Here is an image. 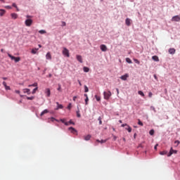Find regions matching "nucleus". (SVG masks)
<instances>
[{"instance_id": "f257e3e1", "label": "nucleus", "mask_w": 180, "mask_h": 180, "mask_svg": "<svg viewBox=\"0 0 180 180\" xmlns=\"http://www.w3.org/2000/svg\"><path fill=\"white\" fill-rule=\"evenodd\" d=\"M103 96H104V99H105L106 101L109 100L110 98V97L112 96V92H110V91H104L103 92Z\"/></svg>"}, {"instance_id": "f03ea898", "label": "nucleus", "mask_w": 180, "mask_h": 180, "mask_svg": "<svg viewBox=\"0 0 180 180\" xmlns=\"http://www.w3.org/2000/svg\"><path fill=\"white\" fill-rule=\"evenodd\" d=\"M33 24V20L30 19V18H27V20H25V26H27V27H30V26H32V25Z\"/></svg>"}, {"instance_id": "7ed1b4c3", "label": "nucleus", "mask_w": 180, "mask_h": 180, "mask_svg": "<svg viewBox=\"0 0 180 180\" xmlns=\"http://www.w3.org/2000/svg\"><path fill=\"white\" fill-rule=\"evenodd\" d=\"M62 53L65 57H70V51L65 47L63 48Z\"/></svg>"}, {"instance_id": "20e7f679", "label": "nucleus", "mask_w": 180, "mask_h": 180, "mask_svg": "<svg viewBox=\"0 0 180 180\" xmlns=\"http://www.w3.org/2000/svg\"><path fill=\"white\" fill-rule=\"evenodd\" d=\"M176 153H178V150H174L172 148H171L169 153L167 154V157H171L172 154H176Z\"/></svg>"}, {"instance_id": "39448f33", "label": "nucleus", "mask_w": 180, "mask_h": 180, "mask_svg": "<svg viewBox=\"0 0 180 180\" xmlns=\"http://www.w3.org/2000/svg\"><path fill=\"white\" fill-rule=\"evenodd\" d=\"M172 22H180V16L174 15L172 18Z\"/></svg>"}, {"instance_id": "423d86ee", "label": "nucleus", "mask_w": 180, "mask_h": 180, "mask_svg": "<svg viewBox=\"0 0 180 180\" xmlns=\"http://www.w3.org/2000/svg\"><path fill=\"white\" fill-rule=\"evenodd\" d=\"M100 49H101V51H104V52L107 51V50H108V47L105 44H101L100 46Z\"/></svg>"}, {"instance_id": "0eeeda50", "label": "nucleus", "mask_w": 180, "mask_h": 180, "mask_svg": "<svg viewBox=\"0 0 180 180\" xmlns=\"http://www.w3.org/2000/svg\"><path fill=\"white\" fill-rule=\"evenodd\" d=\"M76 58H77V61H79V63H80L81 64H82V63H84V61L82 60V56L81 55H77Z\"/></svg>"}, {"instance_id": "6e6552de", "label": "nucleus", "mask_w": 180, "mask_h": 180, "mask_svg": "<svg viewBox=\"0 0 180 180\" xmlns=\"http://www.w3.org/2000/svg\"><path fill=\"white\" fill-rule=\"evenodd\" d=\"M125 25L127 26H130V25H131V19H130L129 18H126V20H125Z\"/></svg>"}, {"instance_id": "1a4fd4ad", "label": "nucleus", "mask_w": 180, "mask_h": 180, "mask_svg": "<svg viewBox=\"0 0 180 180\" xmlns=\"http://www.w3.org/2000/svg\"><path fill=\"white\" fill-rule=\"evenodd\" d=\"M127 78H129V74H125L120 77V79H122V81H127Z\"/></svg>"}, {"instance_id": "9d476101", "label": "nucleus", "mask_w": 180, "mask_h": 180, "mask_svg": "<svg viewBox=\"0 0 180 180\" xmlns=\"http://www.w3.org/2000/svg\"><path fill=\"white\" fill-rule=\"evenodd\" d=\"M57 107L55 108V110H58V109H63L64 106L62 104H60L58 102H56Z\"/></svg>"}, {"instance_id": "9b49d317", "label": "nucleus", "mask_w": 180, "mask_h": 180, "mask_svg": "<svg viewBox=\"0 0 180 180\" xmlns=\"http://www.w3.org/2000/svg\"><path fill=\"white\" fill-rule=\"evenodd\" d=\"M176 51V50H175V49H174V48H170V49H169V54L174 55Z\"/></svg>"}, {"instance_id": "f8f14e48", "label": "nucleus", "mask_w": 180, "mask_h": 180, "mask_svg": "<svg viewBox=\"0 0 180 180\" xmlns=\"http://www.w3.org/2000/svg\"><path fill=\"white\" fill-rule=\"evenodd\" d=\"M45 94H46V96L49 97L50 95H51V91H50V89H46Z\"/></svg>"}, {"instance_id": "ddd939ff", "label": "nucleus", "mask_w": 180, "mask_h": 180, "mask_svg": "<svg viewBox=\"0 0 180 180\" xmlns=\"http://www.w3.org/2000/svg\"><path fill=\"white\" fill-rule=\"evenodd\" d=\"M125 130H127L129 133H131V127H130V125L127 124L125 127Z\"/></svg>"}, {"instance_id": "4468645a", "label": "nucleus", "mask_w": 180, "mask_h": 180, "mask_svg": "<svg viewBox=\"0 0 180 180\" xmlns=\"http://www.w3.org/2000/svg\"><path fill=\"white\" fill-rule=\"evenodd\" d=\"M152 60H153V61H156L157 63H158V61H160V58L157 56H152Z\"/></svg>"}, {"instance_id": "2eb2a0df", "label": "nucleus", "mask_w": 180, "mask_h": 180, "mask_svg": "<svg viewBox=\"0 0 180 180\" xmlns=\"http://www.w3.org/2000/svg\"><path fill=\"white\" fill-rule=\"evenodd\" d=\"M46 60H51V53L50 52H48L46 55Z\"/></svg>"}, {"instance_id": "dca6fc26", "label": "nucleus", "mask_w": 180, "mask_h": 180, "mask_svg": "<svg viewBox=\"0 0 180 180\" xmlns=\"http://www.w3.org/2000/svg\"><path fill=\"white\" fill-rule=\"evenodd\" d=\"M11 16L12 19H18V14H16L15 13H11Z\"/></svg>"}, {"instance_id": "f3484780", "label": "nucleus", "mask_w": 180, "mask_h": 180, "mask_svg": "<svg viewBox=\"0 0 180 180\" xmlns=\"http://www.w3.org/2000/svg\"><path fill=\"white\" fill-rule=\"evenodd\" d=\"M23 92L24 94H27V95H30V89H24Z\"/></svg>"}, {"instance_id": "a211bd4d", "label": "nucleus", "mask_w": 180, "mask_h": 180, "mask_svg": "<svg viewBox=\"0 0 180 180\" xmlns=\"http://www.w3.org/2000/svg\"><path fill=\"white\" fill-rule=\"evenodd\" d=\"M38 50H39V48L32 49L31 51V53L32 54H36L37 53Z\"/></svg>"}, {"instance_id": "6ab92c4d", "label": "nucleus", "mask_w": 180, "mask_h": 180, "mask_svg": "<svg viewBox=\"0 0 180 180\" xmlns=\"http://www.w3.org/2000/svg\"><path fill=\"white\" fill-rule=\"evenodd\" d=\"M46 113H49V110H47V109L44 110L41 112L40 116H43L44 115H46Z\"/></svg>"}, {"instance_id": "aec40b11", "label": "nucleus", "mask_w": 180, "mask_h": 180, "mask_svg": "<svg viewBox=\"0 0 180 180\" xmlns=\"http://www.w3.org/2000/svg\"><path fill=\"white\" fill-rule=\"evenodd\" d=\"M60 122H61L63 124H65V126H68V122H65V119H60Z\"/></svg>"}, {"instance_id": "412c9836", "label": "nucleus", "mask_w": 180, "mask_h": 180, "mask_svg": "<svg viewBox=\"0 0 180 180\" xmlns=\"http://www.w3.org/2000/svg\"><path fill=\"white\" fill-rule=\"evenodd\" d=\"M5 13H6V11L4 9H0V16H3L4 15H5Z\"/></svg>"}, {"instance_id": "4be33fe9", "label": "nucleus", "mask_w": 180, "mask_h": 180, "mask_svg": "<svg viewBox=\"0 0 180 180\" xmlns=\"http://www.w3.org/2000/svg\"><path fill=\"white\" fill-rule=\"evenodd\" d=\"M69 130H70V131L72 132V133H77V129H75L74 127H69Z\"/></svg>"}, {"instance_id": "5701e85b", "label": "nucleus", "mask_w": 180, "mask_h": 180, "mask_svg": "<svg viewBox=\"0 0 180 180\" xmlns=\"http://www.w3.org/2000/svg\"><path fill=\"white\" fill-rule=\"evenodd\" d=\"M84 140H85L86 141H89V140H91V135L89 134V135L86 136L84 137Z\"/></svg>"}, {"instance_id": "b1692460", "label": "nucleus", "mask_w": 180, "mask_h": 180, "mask_svg": "<svg viewBox=\"0 0 180 180\" xmlns=\"http://www.w3.org/2000/svg\"><path fill=\"white\" fill-rule=\"evenodd\" d=\"M84 72H89V68L88 67H84L83 68Z\"/></svg>"}, {"instance_id": "393cba45", "label": "nucleus", "mask_w": 180, "mask_h": 180, "mask_svg": "<svg viewBox=\"0 0 180 180\" xmlns=\"http://www.w3.org/2000/svg\"><path fill=\"white\" fill-rule=\"evenodd\" d=\"M126 61H127V63H128V64L133 63V62L131 61V59H130L129 58H126Z\"/></svg>"}, {"instance_id": "a878e982", "label": "nucleus", "mask_w": 180, "mask_h": 180, "mask_svg": "<svg viewBox=\"0 0 180 180\" xmlns=\"http://www.w3.org/2000/svg\"><path fill=\"white\" fill-rule=\"evenodd\" d=\"M39 33L40 34H46V32L44 30H41L39 31Z\"/></svg>"}, {"instance_id": "bb28decb", "label": "nucleus", "mask_w": 180, "mask_h": 180, "mask_svg": "<svg viewBox=\"0 0 180 180\" xmlns=\"http://www.w3.org/2000/svg\"><path fill=\"white\" fill-rule=\"evenodd\" d=\"M77 109H78V110L76 112L77 117H81V113H79V108H78V106H77Z\"/></svg>"}, {"instance_id": "cd10ccee", "label": "nucleus", "mask_w": 180, "mask_h": 180, "mask_svg": "<svg viewBox=\"0 0 180 180\" xmlns=\"http://www.w3.org/2000/svg\"><path fill=\"white\" fill-rule=\"evenodd\" d=\"M29 88H30V86H35V88H37V82H34L32 84H30L28 85Z\"/></svg>"}, {"instance_id": "c85d7f7f", "label": "nucleus", "mask_w": 180, "mask_h": 180, "mask_svg": "<svg viewBox=\"0 0 180 180\" xmlns=\"http://www.w3.org/2000/svg\"><path fill=\"white\" fill-rule=\"evenodd\" d=\"M14 61L15 63H19L20 61V57H15Z\"/></svg>"}, {"instance_id": "c756f323", "label": "nucleus", "mask_w": 180, "mask_h": 180, "mask_svg": "<svg viewBox=\"0 0 180 180\" xmlns=\"http://www.w3.org/2000/svg\"><path fill=\"white\" fill-rule=\"evenodd\" d=\"M37 89H39V87H35L33 90H32V95H34V94H36V91H37Z\"/></svg>"}, {"instance_id": "7c9ffc66", "label": "nucleus", "mask_w": 180, "mask_h": 180, "mask_svg": "<svg viewBox=\"0 0 180 180\" xmlns=\"http://www.w3.org/2000/svg\"><path fill=\"white\" fill-rule=\"evenodd\" d=\"M95 98H96L97 102L101 101V96H98V95H96V96H95Z\"/></svg>"}, {"instance_id": "2f4dec72", "label": "nucleus", "mask_w": 180, "mask_h": 180, "mask_svg": "<svg viewBox=\"0 0 180 180\" xmlns=\"http://www.w3.org/2000/svg\"><path fill=\"white\" fill-rule=\"evenodd\" d=\"M8 56L11 60H15V57L13 56H12V55H11V53H8Z\"/></svg>"}, {"instance_id": "473e14b6", "label": "nucleus", "mask_w": 180, "mask_h": 180, "mask_svg": "<svg viewBox=\"0 0 180 180\" xmlns=\"http://www.w3.org/2000/svg\"><path fill=\"white\" fill-rule=\"evenodd\" d=\"M84 92H89V89H88V86L86 85H84Z\"/></svg>"}, {"instance_id": "72a5a7b5", "label": "nucleus", "mask_w": 180, "mask_h": 180, "mask_svg": "<svg viewBox=\"0 0 180 180\" xmlns=\"http://www.w3.org/2000/svg\"><path fill=\"white\" fill-rule=\"evenodd\" d=\"M134 63H135L136 64L140 65V60H139V59L134 58Z\"/></svg>"}, {"instance_id": "f704fd0d", "label": "nucleus", "mask_w": 180, "mask_h": 180, "mask_svg": "<svg viewBox=\"0 0 180 180\" xmlns=\"http://www.w3.org/2000/svg\"><path fill=\"white\" fill-rule=\"evenodd\" d=\"M149 134L150 136H154V129H150V131H149Z\"/></svg>"}, {"instance_id": "c9c22d12", "label": "nucleus", "mask_w": 180, "mask_h": 180, "mask_svg": "<svg viewBox=\"0 0 180 180\" xmlns=\"http://www.w3.org/2000/svg\"><path fill=\"white\" fill-rule=\"evenodd\" d=\"M71 108H72V104H71V103H70L68 104V109L69 110H71Z\"/></svg>"}, {"instance_id": "e433bc0d", "label": "nucleus", "mask_w": 180, "mask_h": 180, "mask_svg": "<svg viewBox=\"0 0 180 180\" xmlns=\"http://www.w3.org/2000/svg\"><path fill=\"white\" fill-rule=\"evenodd\" d=\"M27 101H33L34 99V96H30V97H27Z\"/></svg>"}, {"instance_id": "4c0bfd02", "label": "nucleus", "mask_w": 180, "mask_h": 180, "mask_svg": "<svg viewBox=\"0 0 180 180\" xmlns=\"http://www.w3.org/2000/svg\"><path fill=\"white\" fill-rule=\"evenodd\" d=\"M139 95H141V96H144V93L141 91H138Z\"/></svg>"}, {"instance_id": "58836bf2", "label": "nucleus", "mask_w": 180, "mask_h": 180, "mask_svg": "<svg viewBox=\"0 0 180 180\" xmlns=\"http://www.w3.org/2000/svg\"><path fill=\"white\" fill-rule=\"evenodd\" d=\"M68 123V126H70V124H75V122H72V120H70Z\"/></svg>"}, {"instance_id": "ea45409f", "label": "nucleus", "mask_w": 180, "mask_h": 180, "mask_svg": "<svg viewBox=\"0 0 180 180\" xmlns=\"http://www.w3.org/2000/svg\"><path fill=\"white\" fill-rule=\"evenodd\" d=\"M138 124L139 126H143V122H141V120H138Z\"/></svg>"}, {"instance_id": "a19ab883", "label": "nucleus", "mask_w": 180, "mask_h": 180, "mask_svg": "<svg viewBox=\"0 0 180 180\" xmlns=\"http://www.w3.org/2000/svg\"><path fill=\"white\" fill-rule=\"evenodd\" d=\"M98 120L99 122V124H102V117H98Z\"/></svg>"}, {"instance_id": "79ce46f5", "label": "nucleus", "mask_w": 180, "mask_h": 180, "mask_svg": "<svg viewBox=\"0 0 180 180\" xmlns=\"http://www.w3.org/2000/svg\"><path fill=\"white\" fill-rule=\"evenodd\" d=\"M58 91H59V92H61V84H58Z\"/></svg>"}, {"instance_id": "37998d69", "label": "nucleus", "mask_w": 180, "mask_h": 180, "mask_svg": "<svg viewBox=\"0 0 180 180\" xmlns=\"http://www.w3.org/2000/svg\"><path fill=\"white\" fill-rule=\"evenodd\" d=\"M160 155H165L167 154V151H162L160 153Z\"/></svg>"}, {"instance_id": "c03bdc74", "label": "nucleus", "mask_w": 180, "mask_h": 180, "mask_svg": "<svg viewBox=\"0 0 180 180\" xmlns=\"http://www.w3.org/2000/svg\"><path fill=\"white\" fill-rule=\"evenodd\" d=\"M4 88H5L6 91H11V86H6Z\"/></svg>"}, {"instance_id": "a18cd8bd", "label": "nucleus", "mask_w": 180, "mask_h": 180, "mask_svg": "<svg viewBox=\"0 0 180 180\" xmlns=\"http://www.w3.org/2000/svg\"><path fill=\"white\" fill-rule=\"evenodd\" d=\"M150 110H153L155 113V112H157V110H155V108L154 106H150Z\"/></svg>"}, {"instance_id": "49530a36", "label": "nucleus", "mask_w": 180, "mask_h": 180, "mask_svg": "<svg viewBox=\"0 0 180 180\" xmlns=\"http://www.w3.org/2000/svg\"><path fill=\"white\" fill-rule=\"evenodd\" d=\"M106 141H108L107 139H105V140L102 139L101 141H100V143H101V144H103V143H106Z\"/></svg>"}, {"instance_id": "de8ad7c7", "label": "nucleus", "mask_w": 180, "mask_h": 180, "mask_svg": "<svg viewBox=\"0 0 180 180\" xmlns=\"http://www.w3.org/2000/svg\"><path fill=\"white\" fill-rule=\"evenodd\" d=\"M66 25H67V23L64 21H62V25H61L62 27H64V26H66Z\"/></svg>"}, {"instance_id": "09e8293b", "label": "nucleus", "mask_w": 180, "mask_h": 180, "mask_svg": "<svg viewBox=\"0 0 180 180\" xmlns=\"http://www.w3.org/2000/svg\"><path fill=\"white\" fill-rule=\"evenodd\" d=\"M85 105H88V101H89V98L87 97L85 98Z\"/></svg>"}, {"instance_id": "8fccbe9b", "label": "nucleus", "mask_w": 180, "mask_h": 180, "mask_svg": "<svg viewBox=\"0 0 180 180\" xmlns=\"http://www.w3.org/2000/svg\"><path fill=\"white\" fill-rule=\"evenodd\" d=\"M49 119H50V120H51L52 122H56V120H57V119H56V118H54V117H50V118H49Z\"/></svg>"}, {"instance_id": "3c124183", "label": "nucleus", "mask_w": 180, "mask_h": 180, "mask_svg": "<svg viewBox=\"0 0 180 180\" xmlns=\"http://www.w3.org/2000/svg\"><path fill=\"white\" fill-rule=\"evenodd\" d=\"M5 8H6L7 9H12V6H6Z\"/></svg>"}, {"instance_id": "603ef678", "label": "nucleus", "mask_w": 180, "mask_h": 180, "mask_svg": "<svg viewBox=\"0 0 180 180\" xmlns=\"http://www.w3.org/2000/svg\"><path fill=\"white\" fill-rule=\"evenodd\" d=\"M26 18H27V19H30L31 18H33V16L30 15H26Z\"/></svg>"}, {"instance_id": "864d4df0", "label": "nucleus", "mask_w": 180, "mask_h": 180, "mask_svg": "<svg viewBox=\"0 0 180 180\" xmlns=\"http://www.w3.org/2000/svg\"><path fill=\"white\" fill-rule=\"evenodd\" d=\"M148 96H149V98H151L153 96V93L152 92H149L148 93Z\"/></svg>"}, {"instance_id": "5fc2aeb1", "label": "nucleus", "mask_w": 180, "mask_h": 180, "mask_svg": "<svg viewBox=\"0 0 180 180\" xmlns=\"http://www.w3.org/2000/svg\"><path fill=\"white\" fill-rule=\"evenodd\" d=\"M12 6H13V8H18V6L15 3L12 4Z\"/></svg>"}, {"instance_id": "6e6d98bb", "label": "nucleus", "mask_w": 180, "mask_h": 180, "mask_svg": "<svg viewBox=\"0 0 180 180\" xmlns=\"http://www.w3.org/2000/svg\"><path fill=\"white\" fill-rule=\"evenodd\" d=\"M127 125V124H121V127H126Z\"/></svg>"}, {"instance_id": "4d7b16f0", "label": "nucleus", "mask_w": 180, "mask_h": 180, "mask_svg": "<svg viewBox=\"0 0 180 180\" xmlns=\"http://www.w3.org/2000/svg\"><path fill=\"white\" fill-rule=\"evenodd\" d=\"M174 143H175V144H177V146H178V145H179L180 142H179V141H175Z\"/></svg>"}, {"instance_id": "13d9d810", "label": "nucleus", "mask_w": 180, "mask_h": 180, "mask_svg": "<svg viewBox=\"0 0 180 180\" xmlns=\"http://www.w3.org/2000/svg\"><path fill=\"white\" fill-rule=\"evenodd\" d=\"M157 147H158V143H157V144L154 146V150H157Z\"/></svg>"}, {"instance_id": "bf43d9fd", "label": "nucleus", "mask_w": 180, "mask_h": 180, "mask_svg": "<svg viewBox=\"0 0 180 180\" xmlns=\"http://www.w3.org/2000/svg\"><path fill=\"white\" fill-rule=\"evenodd\" d=\"M3 85H4V87L6 86H7L6 85V82H3Z\"/></svg>"}, {"instance_id": "052dcab7", "label": "nucleus", "mask_w": 180, "mask_h": 180, "mask_svg": "<svg viewBox=\"0 0 180 180\" xmlns=\"http://www.w3.org/2000/svg\"><path fill=\"white\" fill-rule=\"evenodd\" d=\"M76 100H77V96H73V101H74V102H75Z\"/></svg>"}, {"instance_id": "680f3d73", "label": "nucleus", "mask_w": 180, "mask_h": 180, "mask_svg": "<svg viewBox=\"0 0 180 180\" xmlns=\"http://www.w3.org/2000/svg\"><path fill=\"white\" fill-rule=\"evenodd\" d=\"M153 77H154L155 79H156V80L158 79V77H157V75H154Z\"/></svg>"}, {"instance_id": "e2e57ef3", "label": "nucleus", "mask_w": 180, "mask_h": 180, "mask_svg": "<svg viewBox=\"0 0 180 180\" xmlns=\"http://www.w3.org/2000/svg\"><path fill=\"white\" fill-rule=\"evenodd\" d=\"M15 94H20V91H19V90H15Z\"/></svg>"}, {"instance_id": "0e129e2a", "label": "nucleus", "mask_w": 180, "mask_h": 180, "mask_svg": "<svg viewBox=\"0 0 180 180\" xmlns=\"http://www.w3.org/2000/svg\"><path fill=\"white\" fill-rule=\"evenodd\" d=\"M2 79H4V81H6V79H8V77H2Z\"/></svg>"}, {"instance_id": "69168bd1", "label": "nucleus", "mask_w": 180, "mask_h": 180, "mask_svg": "<svg viewBox=\"0 0 180 180\" xmlns=\"http://www.w3.org/2000/svg\"><path fill=\"white\" fill-rule=\"evenodd\" d=\"M136 137H137V134H134V139H136Z\"/></svg>"}, {"instance_id": "338daca9", "label": "nucleus", "mask_w": 180, "mask_h": 180, "mask_svg": "<svg viewBox=\"0 0 180 180\" xmlns=\"http://www.w3.org/2000/svg\"><path fill=\"white\" fill-rule=\"evenodd\" d=\"M116 91H117V95H119V89H116Z\"/></svg>"}, {"instance_id": "774afa93", "label": "nucleus", "mask_w": 180, "mask_h": 180, "mask_svg": "<svg viewBox=\"0 0 180 180\" xmlns=\"http://www.w3.org/2000/svg\"><path fill=\"white\" fill-rule=\"evenodd\" d=\"M84 96H85V98H88V94H84Z\"/></svg>"}]
</instances>
